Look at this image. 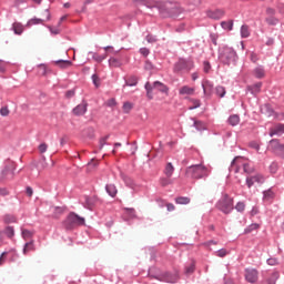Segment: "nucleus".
Wrapping results in <instances>:
<instances>
[{
    "mask_svg": "<svg viewBox=\"0 0 284 284\" xmlns=\"http://www.w3.org/2000/svg\"><path fill=\"white\" fill-rule=\"evenodd\" d=\"M210 169L203 164L191 165L186 169L185 174L189 179H205L210 176Z\"/></svg>",
    "mask_w": 284,
    "mask_h": 284,
    "instance_id": "f257e3e1",
    "label": "nucleus"
},
{
    "mask_svg": "<svg viewBox=\"0 0 284 284\" xmlns=\"http://www.w3.org/2000/svg\"><path fill=\"white\" fill-rule=\"evenodd\" d=\"M263 181H265L263 175L255 174V175L246 178V185H247V187H252V185H254V183H263Z\"/></svg>",
    "mask_w": 284,
    "mask_h": 284,
    "instance_id": "9b49d317",
    "label": "nucleus"
},
{
    "mask_svg": "<svg viewBox=\"0 0 284 284\" xmlns=\"http://www.w3.org/2000/svg\"><path fill=\"white\" fill-rule=\"evenodd\" d=\"M14 34H22L23 33V24L16 22L12 26Z\"/></svg>",
    "mask_w": 284,
    "mask_h": 284,
    "instance_id": "2f4dec72",
    "label": "nucleus"
},
{
    "mask_svg": "<svg viewBox=\"0 0 284 284\" xmlns=\"http://www.w3.org/2000/svg\"><path fill=\"white\" fill-rule=\"evenodd\" d=\"M194 128L197 130H205V124L202 121L194 120Z\"/></svg>",
    "mask_w": 284,
    "mask_h": 284,
    "instance_id": "58836bf2",
    "label": "nucleus"
},
{
    "mask_svg": "<svg viewBox=\"0 0 284 284\" xmlns=\"http://www.w3.org/2000/svg\"><path fill=\"white\" fill-rule=\"evenodd\" d=\"M251 61L252 63H256V61H258V55H256V53H251Z\"/></svg>",
    "mask_w": 284,
    "mask_h": 284,
    "instance_id": "0e129e2a",
    "label": "nucleus"
},
{
    "mask_svg": "<svg viewBox=\"0 0 284 284\" xmlns=\"http://www.w3.org/2000/svg\"><path fill=\"white\" fill-rule=\"evenodd\" d=\"M241 168H243L246 174H252V172H254V168H250V162L245 158L237 156L232 161L230 171L239 174Z\"/></svg>",
    "mask_w": 284,
    "mask_h": 284,
    "instance_id": "f03ea898",
    "label": "nucleus"
},
{
    "mask_svg": "<svg viewBox=\"0 0 284 284\" xmlns=\"http://www.w3.org/2000/svg\"><path fill=\"white\" fill-rule=\"evenodd\" d=\"M132 110V103H130V102H125L124 104H123V112L125 113V114H129V112Z\"/></svg>",
    "mask_w": 284,
    "mask_h": 284,
    "instance_id": "79ce46f5",
    "label": "nucleus"
},
{
    "mask_svg": "<svg viewBox=\"0 0 284 284\" xmlns=\"http://www.w3.org/2000/svg\"><path fill=\"white\" fill-rule=\"evenodd\" d=\"M236 51H234L231 47H223L220 50V61L225 65H230V63H236Z\"/></svg>",
    "mask_w": 284,
    "mask_h": 284,
    "instance_id": "7ed1b4c3",
    "label": "nucleus"
},
{
    "mask_svg": "<svg viewBox=\"0 0 284 284\" xmlns=\"http://www.w3.org/2000/svg\"><path fill=\"white\" fill-rule=\"evenodd\" d=\"M153 88H154V90H159V92H163L164 94H168V92H170V88H168V85H165L164 83H162L160 81H155L153 83Z\"/></svg>",
    "mask_w": 284,
    "mask_h": 284,
    "instance_id": "f3484780",
    "label": "nucleus"
},
{
    "mask_svg": "<svg viewBox=\"0 0 284 284\" xmlns=\"http://www.w3.org/2000/svg\"><path fill=\"white\" fill-rule=\"evenodd\" d=\"M258 227H261V224L253 223L244 230V234H252V232H254V230H258Z\"/></svg>",
    "mask_w": 284,
    "mask_h": 284,
    "instance_id": "cd10ccee",
    "label": "nucleus"
},
{
    "mask_svg": "<svg viewBox=\"0 0 284 284\" xmlns=\"http://www.w3.org/2000/svg\"><path fill=\"white\" fill-rule=\"evenodd\" d=\"M194 270H196V265L193 262L185 267V274H194Z\"/></svg>",
    "mask_w": 284,
    "mask_h": 284,
    "instance_id": "c9c22d12",
    "label": "nucleus"
},
{
    "mask_svg": "<svg viewBox=\"0 0 284 284\" xmlns=\"http://www.w3.org/2000/svg\"><path fill=\"white\" fill-rule=\"evenodd\" d=\"M235 210H236L237 212H245V203L239 202V203L235 205Z\"/></svg>",
    "mask_w": 284,
    "mask_h": 284,
    "instance_id": "37998d69",
    "label": "nucleus"
},
{
    "mask_svg": "<svg viewBox=\"0 0 284 284\" xmlns=\"http://www.w3.org/2000/svg\"><path fill=\"white\" fill-rule=\"evenodd\" d=\"M261 88H263V83L262 82H257L254 85L248 87V91L252 94H258V92H261Z\"/></svg>",
    "mask_w": 284,
    "mask_h": 284,
    "instance_id": "4be33fe9",
    "label": "nucleus"
},
{
    "mask_svg": "<svg viewBox=\"0 0 284 284\" xmlns=\"http://www.w3.org/2000/svg\"><path fill=\"white\" fill-rule=\"evenodd\" d=\"M44 17L43 18H33L31 20H29L28 26H39V23H45V21H50V11L49 10H44Z\"/></svg>",
    "mask_w": 284,
    "mask_h": 284,
    "instance_id": "9d476101",
    "label": "nucleus"
},
{
    "mask_svg": "<svg viewBox=\"0 0 284 284\" xmlns=\"http://www.w3.org/2000/svg\"><path fill=\"white\" fill-rule=\"evenodd\" d=\"M244 277L247 283H257L258 282V270L256 268H245Z\"/></svg>",
    "mask_w": 284,
    "mask_h": 284,
    "instance_id": "6e6552de",
    "label": "nucleus"
},
{
    "mask_svg": "<svg viewBox=\"0 0 284 284\" xmlns=\"http://www.w3.org/2000/svg\"><path fill=\"white\" fill-rule=\"evenodd\" d=\"M109 139H110V135H106L100 139V150H102V148H105V143H108Z\"/></svg>",
    "mask_w": 284,
    "mask_h": 284,
    "instance_id": "09e8293b",
    "label": "nucleus"
},
{
    "mask_svg": "<svg viewBox=\"0 0 284 284\" xmlns=\"http://www.w3.org/2000/svg\"><path fill=\"white\" fill-rule=\"evenodd\" d=\"M221 26H222L223 30H232V28H234V21H232V20L222 21Z\"/></svg>",
    "mask_w": 284,
    "mask_h": 284,
    "instance_id": "473e14b6",
    "label": "nucleus"
},
{
    "mask_svg": "<svg viewBox=\"0 0 284 284\" xmlns=\"http://www.w3.org/2000/svg\"><path fill=\"white\" fill-rule=\"evenodd\" d=\"M217 256H220V258H223L224 256H227V251H225V250H220V251L217 252Z\"/></svg>",
    "mask_w": 284,
    "mask_h": 284,
    "instance_id": "680f3d73",
    "label": "nucleus"
},
{
    "mask_svg": "<svg viewBox=\"0 0 284 284\" xmlns=\"http://www.w3.org/2000/svg\"><path fill=\"white\" fill-rule=\"evenodd\" d=\"M38 150H39L40 154H45V152H48V144L41 143V144L38 146Z\"/></svg>",
    "mask_w": 284,
    "mask_h": 284,
    "instance_id": "a19ab883",
    "label": "nucleus"
},
{
    "mask_svg": "<svg viewBox=\"0 0 284 284\" xmlns=\"http://www.w3.org/2000/svg\"><path fill=\"white\" fill-rule=\"evenodd\" d=\"M281 134H284V124H276L270 131V136H281Z\"/></svg>",
    "mask_w": 284,
    "mask_h": 284,
    "instance_id": "dca6fc26",
    "label": "nucleus"
},
{
    "mask_svg": "<svg viewBox=\"0 0 284 284\" xmlns=\"http://www.w3.org/2000/svg\"><path fill=\"white\" fill-rule=\"evenodd\" d=\"M136 83H139V78H136V75H131V77H129L128 80H125L124 88H125V85L134 87V85H136Z\"/></svg>",
    "mask_w": 284,
    "mask_h": 284,
    "instance_id": "5701e85b",
    "label": "nucleus"
},
{
    "mask_svg": "<svg viewBox=\"0 0 284 284\" xmlns=\"http://www.w3.org/2000/svg\"><path fill=\"white\" fill-rule=\"evenodd\" d=\"M48 29L50 30L51 34H60L61 33V29L59 27H48Z\"/></svg>",
    "mask_w": 284,
    "mask_h": 284,
    "instance_id": "8fccbe9b",
    "label": "nucleus"
},
{
    "mask_svg": "<svg viewBox=\"0 0 284 284\" xmlns=\"http://www.w3.org/2000/svg\"><path fill=\"white\" fill-rule=\"evenodd\" d=\"M148 43H156V38L154 36H146Z\"/></svg>",
    "mask_w": 284,
    "mask_h": 284,
    "instance_id": "052dcab7",
    "label": "nucleus"
},
{
    "mask_svg": "<svg viewBox=\"0 0 284 284\" xmlns=\"http://www.w3.org/2000/svg\"><path fill=\"white\" fill-rule=\"evenodd\" d=\"M241 37L242 39H247V37H250V27L247 24L241 27Z\"/></svg>",
    "mask_w": 284,
    "mask_h": 284,
    "instance_id": "bb28decb",
    "label": "nucleus"
},
{
    "mask_svg": "<svg viewBox=\"0 0 284 284\" xmlns=\"http://www.w3.org/2000/svg\"><path fill=\"white\" fill-rule=\"evenodd\" d=\"M108 194H110L112 197L116 196V186L114 184H108L105 187Z\"/></svg>",
    "mask_w": 284,
    "mask_h": 284,
    "instance_id": "c756f323",
    "label": "nucleus"
},
{
    "mask_svg": "<svg viewBox=\"0 0 284 284\" xmlns=\"http://www.w3.org/2000/svg\"><path fill=\"white\" fill-rule=\"evenodd\" d=\"M0 114L1 116H8L10 114V109H8V106H2L0 109Z\"/></svg>",
    "mask_w": 284,
    "mask_h": 284,
    "instance_id": "de8ad7c7",
    "label": "nucleus"
},
{
    "mask_svg": "<svg viewBox=\"0 0 284 284\" xmlns=\"http://www.w3.org/2000/svg\"><path fill=\"white\" fill-rule=\"evenodd\" d=\"M194 68V61L192 60H185V59H180L173 68V72L175 74H181V72H190Z\"/></svg>",
    "mask_w": 284,
    "mask_h": 284,
    "instance_id": "423d86ee",
    "label": "nucleus"
},
{
    "mask_svg": "<svg viewBox=\"0 0 284 284\" xmlns=\"http://www.w3.org/2000/svg\"><path fill=\"white\" fill-rule=\"evenodd\" d=\"M38 68L41 71V74H45V70H48V68L44 64H40Z\"/></svg>",
    "mask_w": 284,
    "mask_h": 284,
    "instance_id": "774afa93",
    "label": "nucleus"
},
{
    "mask_svg": "<svg viewBox=\"0 0 284 284\" xmlns=\"http://www.w3.org/2000/svg\"><path fill=\"white\" fill-rule=\"evenodd\" d=\"M211 68L210 62H204V72H210Z\"/></svg>",
    "mask_w": 284,
    "mask_h": 284,
    "instance_id": "69168bd1",
    "label": "nucleus"
},
{
    "mask_svg": "<svg viewBox=\"0 0 284 284\" xmlns=\"http://www.w3.org/2000/svg\"><path fill=\"white\" fill-rule=\"evenodd\" d=\"M264 199H265V201H270L271 199H274V192L265 191L264 192Z\"/></svg>",
    "mask_w": 284,
    "mask_h": 284,
    "instance_id": "49530a36",
    "label": "nucleus"
},
{
    "mask_svg": "<svg viewBox=\"0 0 284 284\" xmlns=\"http://www.w3.org/2000/svg\"><path fill=\"white\" fill-rule=\"evenodd\" d=\"M165 8L170 17H173V18H176L180 14H183L184 12V10L181 8V4L179 3L169 2L165 4Z\"/></svg>",
    "mask_w": 284,
    "mask_h": 284,
    "instance_id": "0eeeda50",
    "label": "nucleus"
},
{
    "mask_svg": "<svg viewBox=\"0 0 284 284\" xmlns=\"http://www.w3.org/2000/svg\"><path fill=\"white\" fill-rule=\"evenodd\" d=\"M109 65L111 68H121V65H123V63H121V60H119L116 58H110L109 59Z\"/></svg>",
    "mask_w": 284,
    "mask_h": 284,
    "instance_id": "393cba45",
    "label": "nucleus"
},
{
    "mask_svg": "<svg viewBox=\"0 0 284 284\" xmlns=\"http://www.w3.org/2000/svg\"><path fill=\"white\" fill-rule=\"evenodd\" d=\"M158 281H163L164 283H175L178 281L176 276H172L170 273H162L155 276Z\"/></svg>",
    "mask_w": 284,
    "mask_h": 284,
    "instance_id": "ddd939ff",
    "label": "nucleus"
},
{
    "mask_svg": "<svg viewBox=\"0 0 284 284\" xmlns=\"http://www.w3.org/2000/svg\"><path fill=\"white\" fill-rule=\"evenodd\" d=\"M144 70H148L149 72L154 70V64H152L150 61H145Z\"/></svg>",
    "mask_w": 284,
    "mask_h": 284,
    "instance_id": "603ef678",
    "label": "nucleus"
},
{
    "mask_svg": "<svg viewBox=\"0 0 284 284\" xmlns=\"http://www.w3.org/2000/svg\"><path fill=\"white\" fill-rule=\"evenodd\" d=\"M58 68H61L62 70H65L68 68H71L72 61L69 60H58L54 62Z\"/></svg>",
    "mask_w": 284,
    "mask_h": 284,
    "instance_id": "6ab92c4d",
    "label": "nucleus"
},
{
    "mask_svg": "<svg viewBox=\"0 0 284 284\" xmlns=\"http://www.w3.org/2000/svg\"><path fill=\"white\" fill-rule=\"evenodd\" d=\"M88 112V102L83 101L82 103L78 104L73 110L72 113L74 116H83Z\"/></svg>",
    "mask_w": 284,
    "mask_h": 284,
    "instance_id": "1a4fd4ad",
    "label": "nucleus"
},
{
    "mask_svg": "<svg viewBox=\"0 0 284 284\" xmlns=\"http://www.w3.org/2000/svg\"><path fill=\"white\" fill-rule=\"evenodd\" d=\"M266 22L268 23V26H276L278 23V20L275 18H267Z\"/></svg>",
    "mask_w": 284,
    "mask_h": 284,
    "instance_id": "864d4df0",
    "label": "nucleus"
},
{
    "mask_svg": "<svg viewBox=\"0 0 284 284\" xmlns=\"http://www.w3.org/2000/svg\"><path fill=\"white\" fill-rule=\"evenodd\" d=\"M215 92L217 94V97H220V99H223V97H225V88L224 87H216L215 88Z\"/></svg>",
    "mask_w": 284,
    "mask_h": 284,
    "instance_id": "f704fd0d",
    "label": "nucleus"
},
{
    "mask_svg": "<svg viewBox=\"0 0 284 284\" xmlns=\"http://www.w3.org/2000/svg\"><path fill=\"white\" fill-rule=\"evenodd\" d=\"M217 210L223 214H230L234 210V200L229 195H224L216 204Z\"/></svg>",
    "mask_w": 284,
    "mask_h": 284,
    "instance_id": "39448f33",
    "label": "nucleus"
},
{
    "mask_svg": "<svg viewBox=\"0 0 284 284\" xmlns=\"http://www.w3.org/2000/svg\"><path fill=\"white\" fill-rule=\"evenodd\" d=\"M202 88L205 97H210L214 92V84H212V82H210L209 80L202 83Z\"/></svg>",
    "mask_w": 284,
    "mask_h": 284,
    "instance_id": "4468645a",
    "label": "nucleus"
},
{
    "mask_svg": "<svg viewBox=\"0 0 284 284\" xmlns=\"http://www.w3.org/2000/svg\"><path fill=\"white\" fill-rule=\"evenodd\" d=\"M85 225V219L79 216L77 213H70L64 221V227L67 230H73V227H79Z\"/></svg>",
    "mask_w": 284,
    "mask_h": 284,
    "instance_id": "20e7f679",
    "label": "nucleus"
},
{
    "mask_svg": "<svg viewBox=\"0 0 284 284\" xmlns=\"http://www.w3.org/2000/svg\"><path fill=\"white\" fill-rule=\"evenodd\" d=\"M7 236H9V239H12V236H14V229L7 227Z\"/></svg>",
    "mask_w": 284,
    "mask_h": 284,
    "instance_id": "bf43d9fd",
    "label": "nucleus"
},
{
    "mask_svg": "<svg viewBox=\"0 0 284 284\" xmlns=\"http://www.w3.org/2000/svg\"><path fill=\"white\" fill-rule=\"evenodd\" d=\"M229 123L230 125H239V123H241V118L237 114L231 115L229 118Z\"/></svg>",
    "mask_w": 284,
    "mask_h": 284,
    "instance_id": "7c9ffc66",
    "label": "nucleus"
},
{
    "mask_svg": "<svg viewBox=\"0 0 284 284\" xmlns=\"http://www.w3.org/2000/svg\"><path fill=\"white\" fill-rule=\"evenodd\" d=\"M93 61H97V63H101L102 61H105L108 59V53H104L103 55H100L99 53H92Z\"/></svg>",
    "mask_w": 284,
    "mask_h": 284,
    "instance_id": "c85d7f7f",
    "label": "nucleus"
},
{
    "mask_svg": "<svg viewBox=\"0 0 284 284\" xmlns=\"http://www.w3.org/2000/svg\"><path fill=\"white\" fill-rule=\"evenodd\" d=\"M22 237L32 239V232H30L29 230H22Z\"/></svg>",
    "mask_w": 284,
    "mask_h": 284,
    "instance_id": "3c124183",
    "label": "nucleus"
},
{
    "mask_svg": "<svg viewBox=\"0 0 284 284\" xmlns=\"http://www.w3.org/2000/svg\"><path fill=\"white\" fill-rule=\"evenodd\" d=\"M14 221H16V219L12 215H6L4 216V222L6 223H14Z\"/></svg>",
    "mask_w": 284,
    "mask_h": 284,
    "instance_id": "4d7b16f0",
    "label": "nucleus"
},
{
    "mask_svg": "<svg viewBox=\"0 0 284 284\" xmlns=\"http://www.w3.org/2000/svg\"><path fill=\"white\" fill-rule=\"evenodd\" d=\"M0 72H6V62L3 60H0Z\"/></svg>",
    "mask_w": 284,
    "mask_h": 284,
    "instance_id": "338daca9",
    "label": "nucleus"
},
{
    "mask_svg": "<svg viewBox=\"0 0 284 284\" xmlns=\"http://www.w3.org/2000/svg\"><path fill=\"white\" fill-rule=\"evenodd\" d=\"M271 174H276V172H278V163L273 162L270 168H268Z\"/></svg>",
    "mask_w": 284,
    "mask_h": 284,
    "instance_id": "4c0bfd02",
    "label": "nucleus"
},
{
    "mask_svg": "<svg viewBox=\"0 0 284 284\" xmlns=\"http://www.w3.org/2000/svg\"><path fill=\"white\" fill-rule=\"evenodd\" d=\"M36 247H34V242L31 241L29 243H26L24 244V247H23V254H28L29 252H34Z\"/></svg>",
    "mask_w": 284,
    "mask_h": 284,
    "instance_id": "b1692460",
    "label": "nucleus"
},
{
    "mask_svg": "<svg viewBox=\"0 0 284 284\" xmlns=\"http://www.w3.org/2000/svg\"><path fill=\"white\" fill-rule=\"evenodd\" d=\"M196 90L192 87H189V85H183L182 88H180L179 90V94L181 97H192L194 94Z\"/></svg>",
    "mask_w": 284,
    "mask_h": 284,
    "instance_id": "2eb2a0df",
    "label": "nucleus"
},
{
    "mask_svg": "<svg viewBox=\"0 0 284 284\" xmlns=\"http://www.w3.org/2000/svg\"><path fill=\"white\" fill-rule=\"evenodd\" d=\"M126 214H129V216L134 217L136 216V211L134 209H125Z\"/></svg>",
    "mask_w": 284,
    "mask_h": 284,
    "instance_id": "6e6d98bb",
    "label": "nucleus"
},
{
    "mask_svg": "<svg viewBox=\"0 0 284 284\" xmlns=\"http://www.w3.org/2000/svg\"><path fill=\"white\" fill-rule=\"evenodd\" d=\"M65 97H67V99H72V97H74V90L67 91Z\"/></svg>",
    "mask_w": 284,
    "mask_h": 284,
    "instance_id": "e2e57ef3",
    "label": "nucleus"
},
{
    "mask_svg": "<svg viewBox=\"0 0 284 284\" xmlns=\"http://www.w3.org/2000/svg\"><path fill=\"white\" fill-rule=\"evenodd\" d=\"M163 174L168 178H172V175L174 174V165L172 164V162H168L165 164Z\"/></svg>",
    "mask_w": 284,
    "mask_h": 284,
    "instance_id": "a211bd4d",
    "label": "nucleus"
},
{
    "mask_svg": "<svg viewBox=\"0 0 284 284\" xmlns=\"http://www.w3.org/2000/svg\"><path fill=\"white\" fill-rule=\"evenodd\" d=\"M207 17L209 19H215V20L223 19V17H225V10L215 9V10L207 11Z\"/></svg>",
    "mask_w": 284,
    "mask_h": 284,
    "instance_id": "f8f14e48",
    "label": "nucleus"
},
{
    "mask_svg": "<svg viewBox=\"0 0 284 284\" xmlns=\"http://www.w3.org/2000/svg\"><path fill=\"white\" fill-rule=\"evenodd\" d=\"M92 81H93V84L95 85V88H99V85H101V79H99V75L93 74Z\"/></svg>",
    "mask_w": 284,
    "mask_h": 284,
    "instance_id": "c03bdc74",
    "label": "nucleus"
},
{
    "mask_svg": "<svg viewBox=\"0 0 284 284\" xmlns=\"http://www.w3.org/2000/svg\"><path fill=\"white\" fill-rule=\"evenodd\" d=\"M175 203H176L178 205H187V204H190V197H187V196H180V197H176V199H175Z\"/></svg>",
    "mask_w": 284,
    "mask_h": 284,
    "instance_id": "a878e982",
    "label": "nucleus"
},
{
    "mask_svg": "<svg viewBox=\"0 0 284 284\" xmlns=\"http://www.w3.org/2000/svg\"><path fill=\"white\" fill-rule=\"evenodd\" d=\"M281 274L278 272H273L270 276V278L266 282H263L262 284H276V281H278Z\"/></svg>",
    "mask_w": 284,
    "mask_h": 284,
    "instance_id": "412c9836",
    "label": "nucleus"
},
{
    "mask_svg": "<svg viewBox=\"0 0 284 284\" xmlns=\"http://www.w3.org/2000/svg\"><path fill=\"white\" fill-rule=\"evenodd\" d=\"M140 53L142 54V57H148V54H150V49L141 48Z\"/></svg>",
    "mask_w": 284,
    "mask_h": 284,
    "instance_id": "13d9d810",
    "label": "nucleus"
},
{
    "mask_svg": "<svg viewBox=\"0 0 284 284\" xmlns=\"http://www.w3.org/2000/svg\"><path fill=\"white\" fill-rule=\"evenodd\" d=\"M253 74L255 79H263L265 77V69H263V67H256L253 70Z\"/></svg>",
    "mask_w": 284,
    "mask_h": 284,
    "instance_id": "aec40b11",
    "label": "nucleus"
},
{
    "mask_svg": "<svg viewBox=\"0 0 284 284\" xmlns=\"http://www.w3.org/2000/svg\"><path fill=\"white\" fill-rule=\"evenodd\" d=\"M160 185H162V187H168V185H172V178H161Z\"/></svg>",
    "mask_w": 284,
    "mask_h": 284,
    "instance_id": "72a5a7b5",
    "label": "nucleus"
},
{
    "mask_svg": "<svg viewBox=\"0 0 284 284\" xmlns=\"http://www.w3.org/2000/svg\"><path fill=\"white\" fill-rule=\"evenodd\" d=\"M191 101L193 103V106H191L190 110H196V108H201V100L193 99Z\"/></svg>",
    "mask_w": 284,
    "mask_h": 284,
    "instance_id": "a18cd8bd",
    "label": "nucleus"
},
{
    "mask_svg": "<svg viewBox=\"0 0 284 284\" xmlns=\"http://www.w3.org/2000/svg\"><path fill=\"white\" fill-rule=\"evenodd\" d=\"M85 205L88 210H92V207L94 206V200H92V197H85Z\"/></svg>",
    "mask_w": 284,
    "mask_h": 284,
    "instance_id": "ea45409f",
    "label": "nucleus"
},
{
    "mask_svg": "<svg viewBox=\"0 0 284 284\" xmlns=\"http://www.w3.org/2000/svg\"><path fill=\"white\" fill-rule=\"evenodd\" d=\"M104 52H106V57L108 54H119V51L114 50V47H104Z\"/></svg>",
    "mask_w": 284,
    "mask_h": 284,
    "instance_id": "e433bc0d",
    "label": "nucleus"
},
{
    "mask_svg": "<svg viewBox=\"0 0 284 284\" xmlns=\"http://www.w3.org/2000/svg\"><path fill=\"white\" fill-rule=\"evenodd\" d=\"M106 105L109 108H114V105H116V100L114 98L110 99L106 101Z\"/></svg>",
    "mask_w": 284,
    "mask_h": 284,
    "instance_id": "5fc2aeb1",
    "label": "nucleus"
}]
</instances>
